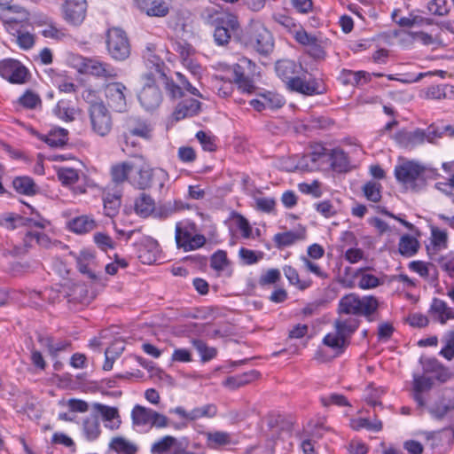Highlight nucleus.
<instances>
[{"instance_id": "nucleus-7", "label": "nucleus", "mask_w": 454, "mask_h": 454, "mask_svg": "<svg viewBox=\"0 0 454 454\" xmlns=\"http://www.w3.org/2000/svg\"><path fill=\"white\" fill-rule=\"evenodd\" d=\"M421 163L416 160H406L395 167L394 175L399 184L404 185L413 192H419V175Z\"/></svg>"}, {"instance_id": "nucleus-12", "label": "nucleus", "mask_w": 454, "mask_h": 454, "mask_svg": "<svg viewBox=\"0 0 454 454\" xmlns=\"http://www.w3.org/2000/svg\"><path fill=\"white\" fill-rule=\"evenodd\" d=\"M63 19L70 25L80 26L86 17V0H65L61 6Z\"/></svg>"}, {"instance_id": "nucleus-40", "label": "nucleus", "mask_w": 454, "mask_h": 454, "mask_svg": "<svg viewBox=\"0 0 454 454\" xmlns=\"http://www.w3.org/2000/svg\"><path fill=\"white\" fill-rule=\"evenodd\" d=\"M207 446L210 449H217L231 443V436L227 432L215 431L207 433Z\"/></svg>"}, {"instance_id": "nucleus-15", "label": "nucleus", "mask_w": 454, "mask_h": 454, "mask_svg": "<svg viewBox=\"0 0 454 454\" xmlns=\"http://www.w3.org/2000/svg\"><path fill=\"white\" fill-rule=\"evenodd\" d=\"M126 86L120 82L108 83L105 88V95L111 108L121 113L126 110V97L124 90Z\"/></svg>"}, {"instance_id": "nucleus-32", "label": "nucleus", "mask_w": 454, "mask_h": 454, "mask_svg": "<svg viewBox=\"0 0 454 454\" xmlns=\"http://www.w3.org/2000/svg\"><path fill=\"white\" fill-rule=\"evenodd\" d=\"M323 344L334 349L336 356H340L350 344L349 340H345L337 331L335 333H328L323 339Z\"/></svg>"}, {"instance_id": "nucleus-5", "label": "nucleus", "mask_w": 454, "mask_h": 454, "mask_svg": "<svg viewBox=\"0 0 454 454\" xmlns=\"http://www.w3.org/2000/svg\"><path fill=\"white\" fill-rule=\"evenodd\" d=\"M106 45L109 56L115 61L128 59L131 45L127 33L121 27H114L106 32Z\"/></svg>"}, {"instance_id": "nucleus-42", "label": "nucleus", "mask_w": 454, "mask_h": 454, "mask_svg": "<svg viewBox=\"0 0 454 454\" xmlns=\"http://www.w3.org/2000/svg\"><path fill=\"white\" fill-rule=\"evenodd\" d=\"M192 345L200 353L201 361L203 363L208 362L215 358L217 355V349L213 347H208L207 343L200 339H194Z\"/></svg>"}, {"instance_id": "nucleus-30", "label": "nucleus", "mask_w": 454, "mask_h": 454, "mask_svg": "<svg viewBox=\"0 0 454 454\" xmlns=\"http://www.w3.org/2000/svg\"><path fill=\"white\" fill-rule=\"evenodd\" d=\"M305 229L303 228L300 232H294L288 231L285 232H278L274 235L273 241L278 249L292 246L297 240L303 239L305 238Z\"/></svg>"}, {"instance_id": "nucleus-31", "label": "nucleus", "mask_w": 454, "mask_h": 454, "mask_svg": "<svg viewBox=\"0 0 454 454\" xmlns=\"http://www.w3.org/2000/svg\"><path fill=\"white\" fill-rule=\"evenodd\" d=\"M69 230L76 234L90 232L97 227L94 219L88 215H81L72 219L68 223Z\"/></svg>"}, {"instance_id": "nucleus-56", "label": "nucleus", "mask_w": 454, "mask_h": 454, "mask_svg": "<svg viewBox=\"0 0 454 454\" xmlns=\"http://www.w3.org/2000/svg\"><path fill=\"white\" fill-rule=\"evenodd\" d=\"M57 176L64 185L74 184L79 179L77 171L71 168H60L57 172Z\"/></svg>"}, {"instance_id": "nucleus-45", "label": "nucleus", "mask_w": 454, "mask_h": 454, "mask_svg": "<svg viewBox=\"0 0 454 454\" xmlns=\"http://www.w3.org/2000/svg\"><path fill=\"white\" fill-rule=\"evenodd\" d=\"M83 431L88 441L92 442L98 439L101 433L98 417L85 419L83 421Z\"/></svg>"}, {"instance_id": "nucleus-37", "label": "nucleus", "mask_w": 454, "mask_h": 454, "mask_svg": "<svg viewBox=\"0 0 454 454\" xmlns=\"http://www.w3.org/2000/svg\"><path fill=\"white\" fill-rule=\"evenodd\" d=\"M334 124V121L325 115H311L306 120L304 129L306 130L326 129Z\"/></svg>"}, {"instance_id": "nucleus-3", "label": "nucleus", "mask_w": 454, "mask_h": 454, "mask_svg": "<svg viewBox=\"0 0 454 454\" xmlns=\"http://www.w3.org/2000/svg\"><path fill=\"white\" fill-rule=\"evenodd\" d=\"M239 43L254 49L262 56H268L274 49V37L265 25L259 20H252L242 30Z\"/></svg>"}, {"instance_id": "nucleus-33", "label": "nucleus", "mask_w": 454, "mask_h": 454, "mask_svg": "<svg viewBox=\"0 0 454 454\" xmlns=\"http://www.w3.org/2000/svg\"><path fill=\"white\" fill-rule=\"evenodd\" d=\"M105 215L110 218L116 216L121 205V193H106L103 198Z\"/></svg>"}, {"instance_id": "nucleus-27", "label": "nucleus", "mask_w": 454, "mask_h": 454, "mask_svg": "<svg viewBox=\"0 0 454 454\" xmlns=\"http://www.w3.org/2000/svg\"><path fill=\"white\" fill-rule=\"evenodd\" d=\"M452 410H454V399L447 397L446 395L443 394L440 399L429 408L428 411L434 419H442Z\"/></svg>"}, {"instance_id": "nucleus-2", "label": "nucleus", "mask_w": 454, "mask_h": 454, "mask_svg": "<svg viewBox=\"0 0 454 454\" xmlns=\"http://www.w3.org/2000/svg\"><path fill=\"white\" fill-rule=\"evenodd\" d=\"M379 307V300L374 295L360 297L356 293H350L339 301L338 313L363 316L368 322H373L380 318Z\"/></svg>"}, {"instance_id": "nucleus-17", "label": "nucleus", "mask_w": 454, "mask_h": 454, "mask_svg": "<svg viewBox=\"0 0 454 454\" xmlns=\"http://www.w3.org/2000/svg\"><path fill=\"white\" fill-rule=\"evenodd\" d=\"M153 129L146 121L140 118L130 119L128 122V131L123 134V139L126 145H129V140L132 137H139L145 140H150L152 137Z\"/></svg>"}, {"instance_id": "nucleus-38", "label": "nucleus", "mask_w": 454, "mask_h": 454, "mask_svg": "<svg viewBox=\"0 0 454 454\" xmlns=\"http://www.w3.org/2000/svg\"><path fill=\"white\" fill-rule=\"evenodd\" d=\"M132 168L133 165L129 162H121L112 166L111 176L113 182L115 184H121L125 182L128 179Z\"/></svg>"}, {"instance_id": "nucleus-47", "label": "nucleus", "mask_w": 454, "mask_h": 454, "mask_svg": "<svg viewBox=\"0 0 454 454\" xmlns=\"http://www.w3.org/2000/svg\"><path fill=\"white\" fill-rule=\"evenodd\" d=\"M158 79L159 81L163 82L167 95L170 99L175 100L184 97V93L183 91V88L181 87V85L176 84L166 74L165 77H160Z\"/></svg>"}, {"instance_id": "nucleus-19", "label": "nucleus", "mask_w": 454, "mask_h": 454, "mask_svg": "<svg viewBox=\"0 0 454 454\" xmlns=\"http://www.w3.org/2000/svg\"><path fill=\"white\" fill-rule=\"evenodd\" d=\"M96 260V252L90 248H84L80 251L79 254L75 256L76 267L78 270L84 275H87L90 279L96 282L100 278L91 270L89 266L93 264Z\"/></svg>"}, {"instance_id": "nucleus-53", "label": "nucleus", "mask_w": 454, "mask_h": 454, "mask_svg": "<svg viewBox=\"0 0 454 454\" xmlns=\"http://www.w3.org/2000/svg\"><path fill=\"white\" fill-rule=\"evenodd\" d=\"M264 254L262 251H254L246 247H241L239 251V256L242 260L243 264L252 265L257 263L262 259Z\"/></svg>"}, {"instance_id": "nucleus-6", "label": "nucleus", "mask_w": 454, "mask_h": 454, "mask_svg": "<svg viewBox=\"0 0 454 454\" xmlns=\"http://www.w3.org/2000/svg\"><path fill=\"white\" fill-rule=\"evenodd\" d=\"M152 74H143L144 86L137 94L141 106L147 112L156 110L163 100L162 92L157 86L158 78H152Z\"/></svg>"}, {"instance_id": "nucleus-4", "label": "nucleus", "mask_w": 454, "mask_h": 454, "mask_svg": "<svg viewBox=\"0 0 454 454\" xmlns=\"http://www.w3.org/2000/svg\"><path fill=\"white\" fill-rule=\"evenodd\" d=\"M232 81L242 93L253 94L256 92L257 86L254 77L256 74L257 66L251 59L241 57L238 62L231 66Z\"/></svg>"}, {"instance_id": "nucleus-8", "label": "nucleus", "mask_w": 454, "mask_h": 454, "mask_svg": "<svg viewBox=\"0 0 454 454\" xmlns=\"http://www.w3.org/2000/svg\"><path fill=\"white\" fill-rule=\"evenodd\" d=\"M0 76L12 84H24L30 76L28 69L19 60L4 59L0 60Z\"/></svg>"}, {"instance_id": "nucleus-52", "label": "nucleus", "mask_w": 454, "mask_h": 454, "mask_svg": "<svg viewBox=\"0 0 454 454\" xmlns=\"http://www.w3.org/2000/svg\"><path fill=\"white\" fill-rule=\"evenodd\" d=\"M439 176L440 174L437 168L421 164L419 184H417V187L419 188V192L427 187L428 180H435Z\"/></svg>"}, {"instance_id": "nucleus-18", "label": "nucleus", "mask_w": 454, "mask_h": 454, "mask_svg": "<svg viewBox=\"0 0 454 454\" xmlns=\"http://www.w3.org/2000/svg\"><path fill=\"white\" fill-rule=\"evenodd\" d=\"M160 245L152 237H145L139 244L138 258L144 264L154 263L159 255Z\"/></svg>"}, {"instance_id": "nucleus-11", "label": "nucleus", "mask_w": 454, "mask_h": 454, "mask_svg": "<svg viewBox=\"0 0 454 454\" xmlns=\"http://www.w3.org/2000/svg\"><path fill=\"white\" fill-rule=\"evenodd\" d=\"M428 133L429 126L427 129L417 128L413 131L403 129L395 134L394 139L403 148H413L423 144L426 140L428 143H434L433 138H430L431 135L429 136Z\"/></svg>"}, {"instance_id": "nucleus-46", "label": "nucleus", "mask_w": 454, "mask_h": 454, "mask_svg": "<svg viewBox=\"0 0 454 454\" xmlns=\"http://www.w3.org/2000/svg\"><path fill=\"white\" fill-rule=\"evenodd\" d=\"M429 136L431 135L430 138H433V142L436 138H441L444 136L449 137H454V125L450 124H437V123H432L429 125Z\"/></svg>"}, {"instance_id": "nucleus-62", "label": "nucleus", "mask_w": 454, "mask_h": 454, "mask_svg": "<svg viewBox=\"0 0 454 454\" xmlns=\"http://www.w3.org/2000/svg\"><path fill=\"white\" fill-rule=\"evenodd\" d=\"M93 239L97 247L102 251H107V249H113L115 247V243L112 238L104 232H96L93 236Z\"/></svg>"}, {"instance_id": "nucleus-43", "label": "nucleus", "mask_w": 454, "mask_h": 454, "mask_svg": "<svg viewBox=\"0 0 454 454\" xmlns=\"http://www.w3.org/2000/svg\"><path fill=\"white\" fill-rule=\"evenodd\" d=\"M259 96L263 99L265 107L271 110L279 109L286 103L284 97L273 91H265L260 93Z\"/></svg>"}, {"instance_id": "nucleus-34", "label": "nucleus", "mask_w": 454, "mask_h": 454, "mask_svg": "<svg viewBox=\"0 0 454 454\" xmlns=\"http://www.w3.org/2000/svg\"><path fill=\"white\" fill-rule=\"evenodd\" d=\"M154 411L145 408L140 404H136L131 411L132 423L135 426H144L151 424Z\"/></svg>"}, {"instance_id": "nucleus-49", "label": "nucleus", "mask_w": 454, "mask_h": 454, "mask_svg": "<svg viewBox=\"0 0 454 454\" xmlns=\"http://www.w3.org/2000/svg\"><path fill=\"white\" fill-rule=\"evenodd\" d=\"M176 443V437L171 435H165L152 445L151 452L153 454H162L168 452Z\"/></svg>"}, {"instance_id": "nucleus-48", "label": "nucleus", "mask_w": 454, "mask_h": 454, "mask_svg": "<svg viewBox=\"0 0 454 454\" xmlns=\"http://www.w3.org/2000/svg\"><path fill=\"white\" fill-rule=\"evenodd\" d=\"M18 103L27 109H35L37 106L42 105L40 96L33 91L32 90H27L23 95H21Z\"/></svg>"}, {"instance_id": "nucleus-41", "label": "nucleus", "mask_w": 454, "mask_h": 454, "mask_svg": "<svg viewBox=\"0 0 454 454\" xmlns=\"http://www.w3.org/2000/svg\"><path fill=\"white\" fill-rule=\"evenodd\" d=\"M184 208H189L188 205L184 206L181 200H175L174 203L169 201L160 205V207L154 212L155 215L159 218L166 219L173 213Z\"/></svg>"}, {"instance_id": "nucleus-54", "label": "nucleus", "mask_w": 454, "mask_h": 454, "mask_svg": "<svg viewBox=\"0 0 454 454\" xmlns=\"http://www.w3.org/2000/svg\"><path fill=\"white\" fill-rule=\"evenodd\" d=\"M176 242L179 248H183L184 252H188V245L191 243L192 233L185 228H182L180 223L176 226Z\"/></svg>"}, {"instance_id": "nucleus-25", "label": "nucleus", "mask_w": 454, "mask_h": 454, "mask_svg": "<svg viewBox=\"0 0 454 454\" xmlns=\"http://www.w3.org/2000/svg\"><path fill=\"white\" fill-rule=\"evenodd\" d=\"M428 312L437 315V320L442 325L454 318V309L448 307L447 303L439 298L433 299Z\"/></svg>"}, {"instance_id": "nucleus-24", "label": "nucleus", "mask_w": 454, "mask_h": 454, "mask_svg": "<svg viewBox=\"0 0 454 454\" xmlns=\"http://www.w3.org/2000/svg\"><path fill=\"white\" fill-rule=\"evenodd\" d=\"M260 376V372L251 370L241 374L230 376L223 381V386L231 390H236L252 381Z\"/></svg>"}, {"instance_id": "nucleus-28", "label": "nucleus", "mask_w": 454, "mask_h": 454, "mask_svg": "<svg viewBox=\"0 0 454 454\" xmlns=\"http://www.w3.org/2000/svg\"><path fill=\"white\" fill-rule=\"evenodd\" d=\"M134 210L139 216L147 217L156 210L155 201L149 194L143 192L135 200Z\"/></svg>"}, {"instance_id": "nucleus-29", "label": "nucleus", "mask_w": 454, "mask_h": 454, "mask_svg": "<svg viewBox=\"0 0 454 454\" xmlns=\"http://www.w3.org/2000/svg\"><path fill=\"white\" fill-rule=\"evenodd\" d=\"M419 241L411 235L403 234L399 239L398 252L402 256H414L419 252Z\"/></svg>"}, {"instance_id": "nucleus-51", "label": "nucleus", "mask_w": 454, "mask_h": 454, "mask_svg": "<svg viewBox=\"0 0 454 454\" xmlns=\"http://www.w3.org/2000/svg\"><path fill=\"white\" fill-rule=\"evenodd\" d=\"M381 188L380 184L369 181L363 186L364 195L372 202H379L381 200Z\"/></svg>"}, {"instance_id": "nucleus-9", "label": "nucleus", "mask_w": 454, "mask_h": 454, "mask_svg": "<svg viewBox=\"0 0 454 454\" xmlns=\"http://www.w3.org/2000/svg\"><path fill=\"white\" fill-rule=\"evenodd\" d=\"M90 120L92 130L101 137L106 136L112 129V117L104 103L89 106Z\"/></svg>"}, {"instance_id": "nucleus-10", "label": "nucleus", "mask_w": 454, "mask_h": 454, "mask_svg": "<svg viewBox=\"0 0 454 454\" xmlns=\"http://www.w3.org/2000/svg\"><path fill=\"white\" fill-rule=\"evenodd\" d=\"M291 91L297 92L304 96L323 95L327 92V87L320 78L309 77L308 80L301 77L290 80Z\"/></svg>"}, {"instance_id": "nucleus-50", "label": "nucleus", "mask_w": 454, "mask_h": 454, "mask_svg": "<svg viewBox=\"0 0 454 454\" xmlns=\"http://www.w3.org/2000/svg\"><path fill=\"white\" fill-rule=\"evenodd\" d=\"M217 414V407L214 403H207L202 407H196L190 411L191 421L200 418H214Z\"/></svg>"}, {"instance_id": "nucleus-55", "label": "nucleus", "mask_w": 454, "mask_h": 454, "mask_svg": "<svg viewBox=\"0 0 454 454\" xmlns=\"http://www.w3.org/2000/svg\"><path fill=\"white\" fill-rule=\"evenodd\" d=\"M229 264L230 261L226 251L219 249L211 255L210 267L215 270H223Z\"/></svg>"}, {"instance_id": "nucleus-39", "label": "nucleus", "mask_w": 454, "mask_h": 454, "mask_svg": "<svg viewBox=\"0 0 454 454\" xmlns=\"http://www.w3.org/2000/svg\"><path fill=\"white\" fill-rule=\"evenodd\" d=\"M360 320H336L335 328L336 331L344 337L345 340H349L351 335L358 329Z\"/></svg>"}, {"instance_id": "nucleus-44", "label": "nucleus", "mask_w": 454, "mask_h": 454, "mask_svg": "<svg viewBox=\"0 0 454 454\" xmlns=\"http://www.w3.org/2000/svg\"><path fill=\"white\" fill-rule=\"evenodd\" d=\"M431 244L435 251L448 247V233L438 227L431 226Z\"/></svg>"}, {"instance_id": "nucleus-1", "label": "nucleus", "mask_w": 454, "mask_h": 454, "mask_svg": "<svg viewBox=\"0 0 454 454\" xmlns=\"http://www.w3.org/2000/svg\"><path fill=\"white\" fill-rule=\"evenodd\" d=\"M203 19L207 25L214 27L213 37L216 45H227L231 37L239 42L242 28L236 14L212 8L206 10Z\"/></svg>"}, {"instance_id": "nucleus-14", "label": "nucleus", "mask_w": 454, "mask_h": 454, "mask_svg": "<svg viewBox=\"0 0 454 454\" xmlns=\"http://www.w3.org/2000/svg\"><path fill=\"white\" fill-rule=\"evenodd\" d=\"M166 175V172L162 169L154 172L153 168H142L137 172V176L134 177L133 185L139 190H146L156 184L157 180L159 189H161L164 185L163 179Z\"/></svg>"}, {"instance_id": "nucleus-22", "label": "nucleus", "mask_w": 454, "mask_h": 454, "mask_svg": "<svg viewBox=\"0 0 454 454\" xmlns=\"http://www.w3.org/2000/svg\"><path fill=\"white\" fill-rule=\"evenodd\" d=\"M301 67L295 61L290 59H280L275 63L276 74L286 83L287 88L290 87V80L298 77L297 74Z\"/></svg>"}, {"instance_id": "nucleus-13", "label": "nucleus", "mask_w": 454, "mask_h": 454, "mask_svg": "<svg viewBox=\"0 0 454 454\" xmlns=\"http://www.w3.org/2000/svg\"><path fill=\"white\" fill-rule=\"evenodd\" d=\"M134 5L148 17H166L171 9L172 0H133Z\"/></svg>"}, {"instance_id": "nucleus-63", "label": "nucleus", "mask_w": 454, "mask_h": 454, "mask_svg": "<svg viewBox=\"0 0 454 454\" xmlns=\"http://www.w3.org/2000/svg\"><path fill=\"white\" fill-rule=\"evenodd\" d=\"M306 52L315 60H324L326 57L322 42L318 39H316V42L308 46Z\"/></svg>"}, {"instance_id": "nucleus-60", "label": "nucleus", "mask_w": 454, "mask_h": 454, "mask_svg": "<svg viewBox=\"0 0 454 454\" xmlns=\"http://www.w3.org/2000/svg\"><path fill=\"white\" fill-rule=\"evenodd\" d=\"M361 75H365L361 71H352L348 69H342L340 73L341 82L344 85L360 86Z\"/></svg>"}, {"instance_id": "nucleus-35", "label": "nucleus", "mask_w": 454, "mask_h": 454, "mask_svg": "<svg viewBox=\"0 0 454 454\" xmlns=\"http://www.w3.org/2000/svg\"><path fill=\"white\" fill-rule=\"evenodd\" d=\"M109 448L118 454H137L138 450L136 444L121 436L114 437L109 443Z\"/></svg>"}, {"instance_id": "nucleus-59", "label": "nucleus", "mask_w": 454, "mask_h": 454, "mask_svg": "<svg viewBox=\"0 0 454 454\" xmlns=\"http://www.w3.org/2000/svg\"><path fill=\"white\" fill-rule=\"evenodd\" d=\"M231 217L235 220L237 227L240 230L242 237L245 239L251 238L253 230L248 220L236 211L231 213Z\"/></svg>"}, {"instance_id": "nucleus-58", "label": "nucleus", "mask_w": 454, "mask_h": 454, "mask_svg": "<svg viewBox=\"0 0 454 454\" xmlns=\"http://www.w3.org/2000/svg\"><path fill=\"white\" fill-rule=\"evenodd\" d=\"M231 217L235 220L237 227L240 230L242 237L245 239L251 238L253 230L248 220L236 211L231 213Z\"/></svg>"}, {"instance_id": "nucleus-23", "label": "nucleus", "mask_w": 454, "mask_h": 454, "mask_svg": "<svg viewBox=\"0 0 454 454\" xmlns=\"http://www.w3.org/2000/svg\"><path fill=\"white\" fill-rule=\"evenodd\" d=\"M329 160L333 171L342 174L350 171V161L348 155L340 148H333L329 153Z\"/></svg>"}, {"instance_id": "nucleus-16", "label": "nucleus", "mask_w": 454, "mask_h": 454, "mask_svg": "<svg viewBox=\"0 0 454 454\" xmlns=\"http://www.w3.org/2000/svg\"><path fill=\"white\" fill-rule=\"evenodd\" d=\"M114 69L110 64L98 61L97 59L82 58L80 62V72L91 74L97 77H112Z\"/></svg>"}, {"instance_id": "nucleus-21", "label": "nucleus", "mask_w": 454, "mask_h": 454, "mask_svg": "<svg viewBox=\"0 0 454 454\" xmlns=\"http://www.w3.org/2000/svg\"><path fill=\"white\" fill-rule=\"evenodd\" d=\"M201 110V102L195 98H186L180 101L174 112L173 116L176 121L183 120L186 117H193L199 114Z\"/></svg>"}, {"instance_id": "nucleus-61", "label": "nucleus", "mask_w": 454, "mask_h": 454, "mask_svg": "<svg viewBox=\"0 0 454 454\" xmlns=\"http://www.w3.org/2000/svg\"><path fill=\"white\" fill-rule=\"evenodd\" d=\"M320 402L323 406L328 407L332 404L337 406H350V403L344 395L333 393L329 396H321Z\"/></svg>"}, {"instance_id": "nucleus-64", "label": "nucleus", "mask_w": 454, "mask_h": 454, "mask_svg": "<svg viewBox=\"0 0 454 454\" xmlns=\"http://www.w3.org/2000/svg\"><path fill=\"white\" fill-rule=\"evenodd\" d=\"M438 263L441 268L446 271L450 278H454V254H449L438 258Z\"/></svg>"}, {"instance_id": "nucleus-36", "label": "nucleus", "mask_w": 454, "mask_h": 454, "mask_svg": "<svg viewBox=\"0 0 454 454\" xmlns=\"http://www.w3.org/2000/svg\"><path fill=\"white\" fill-rule=\"evenodd\" d=\"M94 407L101 413L102 418L105 421H113L114 419H117L116 422L110 426V428L112 430L120 427L121 421L120 419V415L117 408L110 407L98 403H94Z\"/></svg>"}, {"instance_id": "nucleus-26", "label": "nucleus", "mask_w": 454, "mask_h": 454, "mask_svg": "<svg viewBox=\"0 0 454 454\" xmlns=\"http://www.w3.org/2000/svg\"><path fill=\"white\" fill-rule=\"evenodd\" d=\"M12 186L18 193L26 196H34L39 192L38 185L27 176H16L12 180Z\"/></svg>"}, {"instance_id": "nucleus-57", "label": "nucleus", "mask_w": 454, "mask_h": 454, "mask_svg": "<svg viewBox=\"0 0 454 454\" xmlns=\"http://www.w3.org/2000/svg\"><path fill=\"white\" fill-rule=\"evenodd\" d=\"M231 217L235 220L237 227L240 230L242 237L245 239L251 238L253 230L248 220L236 211L231 213Z\"/></svg>"}, {"instance_id": "nucleus-20", "label": "nucleus", "mask_w": 454, "mask_h": 454, "mask_svg": "<svg viewBox=\"0 0 454 454\" xmlns=\"http://www.w3.org/2000/svg\"><path fill=\"white\" fill-rule=\"evenodd\" d=\"M143 58L148 69L145 74H152V78L165 77L166 65L160 57L153 52L151 47H146Z\"/></svg>"}]
</instances>
